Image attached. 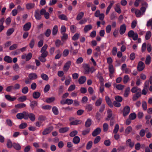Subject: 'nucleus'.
<instances>
[{
	"mask_svg": "<svg viewBox=\"0 0 152 152\" xmlns=\"http://www.w3.org/2000/svg\"><path fill=\"white\" fill-rule=\"evenodd\" d=\"M128 36L129 37L132 38L133 39L134 41L138 39V34L137 33H134L133 30H130L128 32Z\"/></svg>",
	"mask_w": 152,
	"mask_h": 152,
	"instance_id": "nucleus-1",
	"label": "nucleus"
},
{
	"mask_svg": "<svg viewBox=\"0 0 152 152\" xmlns=\"http://www.w3.org/2000/svg\"><path fill=\"white\" fill-rule=\"evenodd\" d=\"M149 81H146L144 83V85L143 89L142 91V94L143 95H145L146 94L148 90Z\"/></svg>",
	"mask_w": 152,
	"mask_h": 152,
	"instance_id": "nucleus-2",
	"label": "nucleus"
},
{
	"mask_svg": "<svg viewBox=\"0 0 152 152\" xmlns=\"http://www.w3.org/2000/svg\"><path fill=\"white\" fill-rule=\"evenodd\" d=\"M32 54L31 53L28 54H24L21 56V58L25 59L26 61H28L31 59L32 57Z\"/></svg>",
	"mask_w": 152,
	"mask_h": 152,
	"instance_id": "nucleus-3",
	"label": "nucleus"
},
{
	"mask_svg": "<svg viewBox=\"0 0 152 152\" xmlns=\"http://www.w3.org/2000/svg\"><path fill=\"white\" fill-rule=\"evenodd\" d=\"M130 110V108L129 106H126L124 108L123 113V116L125 117L129 113Z\"/></svg>",
	"mask_w": 152,
	"mask_h": 152,
	"instance_id": "nucleus-4",
	"label": "nucleus"
},
{
	"mask_svg": "<svg viewBox=\"0 0 152 152\" xmlns=\"http://www.w3.org/2000/svg\"><path fill=\"white\" fill-rule=\"evenodd\" d=\"M141 5L142 7L140 8V11L143 14L145 12L146 9L147 7L148 4L146 2L143 1L142 2Z\"/></svg>",
	"mask_w": 152,
	"mask_h": 152,
	"instance_id": "nucleus-5",
	"label": "nucleus"
},
{
	"mask_svg": "<svg viewBox=\"0 0 152 152\" xmlns=\"http://www.w3.org/2000/svg\"><path fill=\"white\" fill-rule=\"evenodd\" d=\"M145 68L144 63L142 61H140L139 63L137 66V70L140 71L142 70Z\"/></svg>",
	"mask_w": 152,
	"mask_h": 152,
	"instance_id": "nucleus-6",
	"label": "nucleus"
},
{
	"mask_svg": "<svg viewBox=\"0 0 152 152\" xmlns=\"http://www.w3.org/2000/svg\"><path fill=\"white\" fill-rule=\"evenodd\" d=\"M105 100L107 104L110 107H113V104L111 100L110 99L108 96L105 97Z\"/></svg>",
	"mask_w": 152,
	"mask_h": 152,
	"instance_id": "nucleus-7",
	"label": "nucleus"
},
{
	"mask_svg": "<svg viewBox=\"0 0 152 152\" xmlns=\"http://www.w3.org/2000/svg\"><path fill=\"white\" fill-rule=\"evenodd\" d=\"M71 64V61H68L66 63L64 66L63 70L64 71H67L69 69Z\"/></svg>",
	"mask_w": 152,
	"mask_h": 152,
	"instance_id": "nucleus-8",
	"label": "nucleus"
},
{
	"mask_svg": "<svg viewBox=\"0 0 152 152\" xmlns=\"http://www.w3.org/2000/svg\"><path fill=\"white\" fill-rule=\"evenodd\" d=\"M101 132V129L99 127H98L94 131L92 134V135L94 137L96 136L99 134Z\"/></svg>",
	"mask_w": 152,
	"mask_h": 152,
	"instance_id": "nucleus-9",
	"label": "nucleus"
},
{
	"mask_svg": "<svg viewBox=\"0 0 152 152\" xmlns=\"http://www.w3.org/2000/svg\"><path fill=\"white\" fill-rule=\"evenodd\" d=\"M86 78L85 76H83L80 77L78 80V82L80 84H84L86 81Z\"/></svg>",
	"mask_w": 152,
	"mask_h": 152,
	"instance_id": "nucleus-10",
	"label": "nucleus"
},
{
	"mask_svg": "<svg viewBox=\"0 0 152 152\" xmlns=\"http://www.w3.org/2000/svg\"><path fill=\"white\" fill-rule=\"evenodd\" d=\"M53 128L52 127H50L45 129L42 132V134L43 135H46L48 134L52 130Z\"/></svg>",
	"mask_w": 152,
	"mask_h": 152,
	"instance_id": "nucleus-11",
	"label": "nucleus"
},
{
	"mask_svg": "<svg viewBox=\"0 0 152 152\" xmlns=\"http://www.w3.org/2000/svg\"><path fill=\"white\" fill-rule=\"evenodd\" d=\"M126 144L127 146H129L130 148H133L134 144V142H132L130 139H128L126 142Z\"/></svg>",
	"mask_w": 152,
	"mask_h": 152,
	"instance_id": "nucleus-12",
	"label": "nucleus"
},
{
	"mask_svg": "<svg viewBox=\"0 0 152 152\" xmlns=\"http://www.w3.org/2000/svg\"><path fill=\"white\" fill-rule=\"evenodd\" d=\"M35 16L36 19H40L41 18V15L39 10L37 9L35 10Z\"/></svg>",
	"mask_w": 152,
	"mask_h": 152,
	"instance_id": "nucleus-13",
	"label": "nucleus"
},
{
	"mask_svg": "<svg viewBox=\"0 0 152 152\" xmlns=\"http://www.w3.org/2000/svg\"><path fill=\"white\" fill-rule=\"evenodd\" d=\"M126 30V26L124 24L122 25L120 27V33L121 34H123L125 32Z\"/></svg>",
	"mask_w": 152,
	"mask_h": 152,
	"instance_id": "nucleus-14",
	"label": "nucleus"
},
{
	"mask_svg": "<svg viewBox=\"0 0 152 152\" xmlns=\"http://www.w3.org/2000/svg\"><path fill=\"white\" fill-rule=\"evenodd\" d=\"M28 77L30 80H34L37 78V75L35 73H30L28 75Z\"/></svg>",
	"mask_w": 152,
	"mask_h": 152,
	"instance_id": "nucleus-15",
	"label": "nucleus"
},
{
	"mask_svg": "<svg viewBox=\"0 0 152 152\" xmlns=\"http://www.w3.org/2000/svg\"><path fill=\"white\" fill-rule=\"evenodd\" d=\"M113 85L115 88L119 90H122L124 88V86L121 84H114Z\"/></svg>",
	"mask_w": 152,
	"mask_h": 152,
	"instance_id": "nucleus-16",
	"label": "nucleus"
},
{
	"mask_svg": "<svg viewBox=\"0 0 152 152\" xmlns=\"http://www.w3.org/2000/svg\"><path fill=\"white\" fill-rule=\"evenodd\" d=\"M5 97L7 100L10 101H13L16 99V97L15 96L12 97L9 95H5Z\"/></svg>",
	"mask_w": 152,
	"mask_h": 152,
	"instance_id": "nucleus-17",
	"label": "nucleus"
},
{
	"mask_svg": "<svg viewBox=\"0 0 152 152\" xmlns=\"http://www.w3.org/2000/svg\"><path fill=\"white\" fill-rule=\"evenodd\" d=\"M31 27V23L28 22L23 27V29L25 31H27Z\"/></svg>",
	"mask_w": 152,
	"mask_h": 152,
	"instance_id": "nucleus-18",
	"label": "nucleus"
},
{
	"mask_svg": "<svg viewBox=\"0 0 152 152\" xmlns=\"http://www.w3.org/2000/svg\"><path fill=\"white\" fill-rule=\"evenodd\" d=\"M130 92V88L129 87H128L126 88L125 91L124 93V96L125 97H127L129 94Z\"/></svg>",
	"mask_w": 152,
	"mask_h": 152,
	"instance_id": "nucleus-19",
	"label": "nucleus"
},
{
	"mask_svg": "<svg viewBox=\"0 0 152 152\" xmlns=\"http://www.w3.org/2000/svg\"><path fill=\"white\" fill-rule=\"evenodd\" d=\"M91 119L90 118H88L85 122V126L87 127H90L91 124Z\"/></svg>",
	"mask_w": 152,
	"mask_h": 152,
	"instance_id": "nucleus-20",
	"label": "nucleus"
},
{
	"mask_svg": "<svg viewBox=\"0 0 152 152\" xmlns=\"http://www.w3.org/2000/svg\"><path fill=\"white\" fill-rule=\"evenodd\" d=\"M92 28V26L91 25H88L85 26L84 30L85 33H87L88 31L91 30Z\"/></svg>",
	"mask_w": 152,
	"mask_h": 152,
	"instance_id": "nucleus-21",
	"label": "nucleus"
},
{
	"mask_svg": "<svg viewBox=\"0 0 152 152\" xmlns=\"http://www.w3.org/2000/svg\"><path fill=\"white\" fill-rule=\"evenodd\" d=\"M71 80V78L70 76H68L67 77L65 81V85L66 86H68L69 85Z\"/></svg>",
	"mask_w": 152,
	"mask_h": 152,
	"instance_id": "nucleus-22",
	"label": "nucleus"
},
{
	"mask_svg": "<svg viewBox=\"0 0 152 152\" xmlns=\"http://www.w3.org/2000/svg\"><path fill=\"white\" fill-rule=\"evenodd\" d=\"M27 99V97L26 96L23 95L19 96L18 100L20 102H23L26 100Z\"/></svg>",
	"mask_w": 152,
	"mask_h": 152,
	"instance_id": "nucleus-23",
	"label": "nucleus"
},
{
	"mask_svg": "<svg viewBox=\"0 0 152 152\" xmlns=\"http://www.w3.org/2000/svg\"><path fill=\"white\" fill-rule=\"evenodd\" d=\"M151 36V33L150 31H147L145 36V39L146 40H148L149 39Z\"/></svg>",
	"mask_w": 152,
	"mask_h": 152,
	"instance_id": "nucleus-24",
	"label": "nucleus"
},
{
	"mask_svg": "<svg viewBox=\"0 0 152 152\" xmlns=\"http://www.w3.org/2000/svg\"><path fill=\"white\" fill-rule=\"evenodd\" d=\"M115 9L116 12L118 13H120L121 12V11L120 8V6L119 4H117L116 5L115 7Z\"/></svg>",
	"mask_w": 152,
	"mask_h": 152,
	"instance_id": "nucleus-25",
	"label": "nucleus"
},
{
	"mask_svg": "<svg viewBox=\"0 0 152 152\" xmlns=\"http://www.w3.org/2000/svg\"><path fill=\"white\" fill-rule=\"evenodd\" d=\"M4 60L8 63H10L12 62V58L9 56H5L4 58Z\"/></svg>",
	"mask_w": 152,
	"mask_h": 152,
	"instance_id": "nucleus-26",
	"label": "nucleus"
},
{
	"mask_svg": "<svg viewBox=\"0 0 152 152\" xmlns=\"http://www.w3.org/2000/svg\"><path fill=\"white\" fill-rule=\"evenodd\" d=\"M58 31V27L56 25L54 26L52 30V34L53 35H55L57 33Z\"/></svg>",
	"mask_w": 152,
	"mask_h": 152,
	"instance_id": "nucleus-27",
	"label": "nucleus"
},
{
	"mask_svg": "<svg viewBox=\"0 0 152 152\" xmlns=\"http://www.w3.org/2000/svg\"><path fill=\"white\" fill-rule=\"evenodd\" d=\"M38 105L37 102L36 101H33L31 102L30 106L32 110H33L34 107L37 106Z\"/></svg>",
	"mask_w": 152,
	"mask_h": 152,
	"instance_id": "nucleus-28",
	"label": "nucleus"
},
{
	"mask_svg": "<svg viewBox=\"0 0 152 152\" xmlns=\"http://www.w3.org/2000/svg\"><path fill=\"white\" fill-rule=\"evenodd\" d=\"M26 106V104L24 103H20L17 104L15 105V107L16 108L18 109H21Z\"/></svg>",
	"mask_w": 152,
	"mask_h": 152,
	"instance_id": "nucleus-29",
	"label": "nucleus"
},
{
	"mask_svg": "<svg viewBox=\"0 0 152 152\" xmlns=\"http://www.w3.org/2000/svg\"><path fill=\"white\" fill-rule=\"evenodd\" d=\"M35 4L34 3H28L26 4V8L28 10H30L34 7Z\"/></svg>",
	"mask_w": 152,
	"mask_h": 152,
	"instance_id": "nucleus-30",
	"label": "nucleus"
},
{
	"mask_svg": "<svg viewBox=\"0 0 152 152\" xmlns=\"http://www.w3.org/2000/svg\"><path fill=\"white\" fill-rule=\"evenodd\" d=\"M102 99L101 98L97 99L95 102L96 106L97 107L99 106L102 104Z\"/></svg>",
	"mask_w": 152,
	"mask_h": 152,
	"instance_id": "nucleus-31",
	"label": "nucleus"
},
{
	"mask_svg": "<svg viewBox=\"0 0 152 152\" xmlns=\"http://www.w3.org/2000/svg\"><path fill=\"white\" fill-rule=\"evenodd\" d=\"M80 137L77 136H76L74 137L73 139V142L76 144L78 143L80 141Z\"/></svg>",
	"mask_w": 152,
	"mask_h": 152,
	"instance_id": "nucleus-32",
	"label": "nucleus"
},
{
	"mask_svg": "<svg viewBox=\"0 0 152 152\" xmlns=\"http://www.w3.org/2000/svg\"><path fill=\"white\" fill-rule=\"evenodd\" d=\"M40 94L39 92L36 91L34 92L33 94V97L34 99H37L40 96Z\"/></svg>",
	"mask_w": 152,
	"mask_h": 152,
	"instance_id": "nucleus-33",
	"label": "nucleus"
},
{
	"mask_svg": "<svg viewBox=\"0 0 152 152\" xmlns=\"http://www.w3.org/2000/svg\"><path fill=\"white\" fill-rule=\"evenodd\" d=\"M132 128L131 126H129L126 128L125 131V134H129L132 131Z\"/></svg>",
	"mask_w": 152,
	"mask_h": 152,
	"instance_id": "nucleus-34",
	"label": "nucleus"
},
{
	"mask_svg": "<svg viewBox=\"0 0 152 152\" xmlns=\"http://www.w3.org/2000/svg\"><path fill=\"white\" fill-rule=\"evenodd\" d=\"M69 129L68 127L61 128L59 129V132L61 133H64L67 132Z\"/></svg>",
	"mask_w": 152,
	"mask_h": 152,
	"instance_id": "nucleus-35",
	"label": "nucleus"
},
{
	"mask_svg": "<svg viewBox=\"0 0 152 152\" xmlns=\"http://www.w3.org/2000/svg\"><path fill=\"white\" fill-rule=\"evenodd\" d=\"M53 112L55 115L58 114L59 112L58 108L56 106H54L52 108Z\"/></svg>",
	"mask_w": 152,
	"mask_h": 152,
	"instance_id": "nucleus-36",
	"label": "nucleus"
},
{
	"mask_svg": "<svg viewBox=\"0 0 152 152\" xmlns=\"http://www.w3.org/2000/svg\"><path fill=\"white\" fill-rule=\"evenodd\" d=\"M55 98L54 97H52L46 99V102L48 103H50L53 102L55 100Z\"/></svg>",
	"mask_w": 152,
	"mask_h": 152,
	"instance_id": "nucleus-37",
	"label": "nucleus"
},
{
	"mask_svg": "<svg viewBox=\"0 0 152 152\" xmlns=\"http://www.w3.org/2000/svg\"><path fill=\"white\" fill-rule=\"evenodd\" d=\"M151 58L149 55L147 56L146 58L145 63L147 65L149 64L151 62Z\"/></svg>",
	"mask_w": 152,
	"mask_h": 152,
	"instance_id": "nucleus-38",
	"label": "nucleus"
},
{
	"mask_svg": "<svg viewBox=\"0 0 152 152\" xmlns=\"http://www.w3.org/2000/svg\"><path fill=\"white\" fill-rule=\"evenodd\" d=\"M28 91V89L27 87H23L22 89V92L24 94H26Z\"/></svg>",
	"mask_w": 152,
	"mask_h": 152,
	"instance_id": "nucleus-39",
	"label": "nucleus"
},
{
	"mask_svg": "<svg viewBox=\"0 0 152 152\" xmlns=\"http://www.w3.org/2000/svg\"><path fill=\"white\" fill-rule=\"evenodd\" d=\"M136 117V115L134 113H131L129 116V118L131 120L135 119Z\"/></svg>",
	"mask_w": 152,
	"mask_h": 152,
	"instance_id": "nucleus-40",
	"label": "nucleus"
},
{
	"mask_svg": "<svg viewBox=\"0 0 152 152\" xmlns=\"http://www.w3.org/2000/svg\"><path fill=\"white\" fill-rule=\"evenodd\" d=\"M141 94L140 93H137L136 94L134 95L133 97V101H136L138 98L140 96Z\"/></svg>",
	"mask_w": 152,
	"mask_h": 152,
	"instance_id": "nucleus-41",
	"label": "nucleus"
},
{
	"mask_svg": "<svg viewBox=\"0 0 152 152\" xmlns=\"http://www.w3.org/2000/svg\"><path fill=\"white\" fill-rule=\"evenodd\" d=\"M108 68L110 73L112 74H113L114 72V69L113 65H109Z\"/></svg>",
	"mask_w": 152,
	"mask_h": 152,
	"instance_id": "nucleus-42",
	"label": "nucleus"
},
{
	"mask_svg": "<svg viewBox=\"0 0 152 152\" xmlns=\"http://www.w3.org/2000/svg\"><path fill=\"white\" fill-rule=\"evenodd\" d=\"M115 101L119 102H121L123 100L122 98L119 96H116L115 97Z\"/></svg>",
	"mask_w": 152,
	"mask_h": 152,
	"instance_id": "nucleus-43",
	"label": "nucleus"
},
{
	"mask_svg": "<svg viewBox=\"0 0 152 152\" xmlns=\"http://www.w3.org/2000/svg\"><path fill=\"white\" fill-rule=\"evenodd\" d=\"M41 77L42 79L45 80H48V76L45 74L42 73L41 75Z\"/></svg>",
	"mask_w": 152,
	"mask_h": 152,
	"instance_id": "nucleus-44",
	"label": "nucleus"
},
{
	"mask_svg": "<svg viewBox=\"0 0 152 152\" xmlns=\"http://www.w3.org/2000/svg\"><path fill=\"white\" fill-rule=\"evenodd\" d=\"M13 147L15 149L17 150H19L21 148V146L19 144L13 143Z\"/></svg>",
	"mask_w": 152,
	"mask_h": 152,
	"instance_id": "nucleus-45",
	"label": "nucleus"
},
{
	"mask_svg": "<svg viewBox=\"0 0 152 152\" xmlns=\"http://www.w3.org/2000/svg\"><path fill=\"white\" fill-rule=\"evenodd\" d=\"M30 120L32 121H34L35 119V115L32 113H29V118Z\"/></svg>",
	"mask_w": 152,
	"mask_h": 152,
	"instance_id": "nucleus-46",
	"label": "nucleus"
},
{
	"mask_svg": "<svg viewBox=\"0 0 152 152\" xmlns=\"http://www.w3.org/2000/svg\"><path fill=\"white\" fill-rule=\"evenodd\" d=\"M7 145L8 148H11L12 146H13V144H12V142L10 140H7Z\"/></svg>",
	"mask_w": 152,
	"mask_h": 152,
	"instance_id": "nucleus-47",
	"label": "nucleus"
},
{
	"mask_svg": "<svg viewBox=\"0 0 152 152\" xmlns=\"http://www.w3.org/2000/svg\"><path fill=\"white\" fill-rule=\"evenodd\" d=\"M140 89L138 88L137 87H133L131 89V91L133 93H135L138 91L140 92Z\"/></svg>",
	"mask_w": 152,
	"mask_h": 152,
	"instance_id": "nucleus-48",
	"label": "nucleus"
},
{
	"mask_svg": "<svg viewBox=\"0 0 152 152\" xmlns=\"http://www.w3.org/2000/svg\"><path fill=\"white\" fill-rule=\"evenodd\" d=\"M81 123V121L79 120H76L72 121L70 123L71 125H77Z\"/></svg>",
	"mask_w": 152,
	"mask_h": 152,
	"instance_id": "nucleus-49",
	"label": "nucleus"
},
{
	"mask_svg": "<svg viewBox=\"0 0 152 152\" xmlns=\"http://www.w3.org/2000/svg\"><path fill=\"white\" fill-rule=\"evenodd\" d=\"M92 142L91 141H89L87 144L86 148L88 150L90 149L92 145Z\"/></svg>",
	"mask_w": 152,
	"mask_h": 152,
	"instance_id": "nucleus-50",
	"label": "nucleus"
},
{
	"mask_svg": "<svg viewBox=\"0 0 152 152\" xmlns=\"http://www.w3.org/2000/svg\"><path fill=\"white\" fill-rule=\"evenodd\" d=\"M63 36L61 37V39L62 41H64L66 40L68 38V35L66 34L63 33L62 34Z\"/></svg>",
	"mask_w": 152,
	"mask_h": 152,
	"instance_id": "nucleus-51",
	"label": "nucleus"
},
{
	"mask_svg": "<svg viewBox=\"0 0 152 152\" xmlns=\"http://www.w3.org/2000/svg\"><path fill=\"white\" fill-rule=\"evenodd\" d=\"M23 115V112L22 113H18L16 115V117L18 119H21L24 117Z\"/></svg>",
	"mask_w": 152,
	"mask_h": 152,
	"instance_id": "nucleus-52",
	"label": "nucleus"
},
{
	"mask_svg": "<svg viewBox=\"0 0 152 152\" xmlns=\"http://www.w3.org/2000/svg\"><path fill=\"white\" fill-rule=\"evenodd\" d=\"M14 31V29L13 28H11L9 29L7 32V34L8 36L11 35Z\"/></svg>",
	"mask_w": 152,
	"mask_h": 152,
	"instance_id": "nucleus-53",
	"label": "nucleus"
},
{
	"mask_svg": "<svg viewBox=\"0 0 152 152\" xmlns=\"http://www.w3.org/2000/svg\"><path fill=\"white\" fill-rule=\"evenodd\" d=\"M108 128V124L106 123H104L103 124V129L104 131V132H107Z\"/></svg>",
	"mask_w": 152,
	"mask_h": 152,
	"instance_id": "nucleus-54",
	"label": "nucleus"
},
{
	"mask_svg": "<svg viewBox=\"0 0 152 152\" xmlns=\"http://www.w3.org/2000/svg\"><path fill=\"white\" fill-rule=\"evenodd\" d=\"M80 37V34L78 33L75 34L72 37V39L73 40L77 39Z\"/></svg>",
	"mask_w": 152,
	"mask_h": 152,
	"instance_id": "nucleus-55",
	"label": "nucleus"
},
{
	"mask_svg": "<svg viewBox=\"0 0 152 152\" xmlns=\"http://www.w3.org/2000/svg\"><path fill=\"white\" fill-rule=\"evenodd\" d=\"M84 15V13L83 12H80L77 15L76 19H81Z\"/></svg>",
	"mask_w": 152,
	"mask_h": 152,
	"instance_id": "nucleus-56",
	"label": "nucleus"
},
{
	"mask_svg": "<svg viewBox=\"0 0 152 152\" xmlns=\"http://www.w3.org/2000/svg\"><path fill=\"white\" fill-rule=\"evenodd\" d=\"M120 102L115 101L113 102V104L115 107H119L121 106V104Z\"/></svg>",
	"mask_w": 152,
	"mask_h": 152,
	"instance_id": "nucleus-57",
	"label": "nucleus"
},
{
	"mask_svg": "<svg viewBox=\"0 0 152 152\" xmlns=\"http://www.w3.org/2000/svg\"><path fill=\"white\" fill-rule=\"evenodd\" d=\"M23 115L24 117H23V118L25 119H27L29 118V114H28L26 112L24 111L23 112Z\"/></svg>",
	"mask_w": 152,
	"mask_h": 152,
	"instance_id": "nucleus-58",
	"label": "nucleus"
},
{
	"mask_svg": "<svg viewBox=\"0 0 152 152\" xmlns=\"http://www.w3.org/2000/svg\"><path fill=\"white\" fill-rule=\"evenodd\" d=\"M117 52V48L116 47H114L112 49V53L113 56H115Z\"/></svg>",
	"mask_w": 152,
	"mask_h": 152,
	"instance_id": "nucleus-59",
	"label": "nucleus"
},
{
	"mask_svg": "<svg viewBox=\"0 0 152 152\" xmlns=\"http://www.w3.org/2000/svg\"><path fill=\"white\" fill-rule=\"evenodd\" d=\"M93 108L92 105L89 104L87 105L86 106V109L88 111H91Z\"/></svg>",
	"mask_w": 152,
	"mask_h": 152,
	"instance_id": "nucleus-60",
	"label": "nucleus"
},
{
	"mask_svg": "<svg viewBox=\"0 0 152 152\" xmlns=\"http://www.w3.org/2000/svg\"><path fill=\"white\" fill-rule=\"evenodd\" d=\"M14 87L12 86H8L6 89V91L7 92H11L13 90H14Z\"/></svg>",
	"mask_w": 152,
	"mask_h": 152,
	"instance_id": "nucleus-61",
	"label": "nucleus"
},
{
	"mask_svg": "<svg viewBox=\"0 0 152 152\" xmlns=\"http://www.w3.org/2000/svg\"><path fill=\"white\" fill-rule=\"evenodd\" d=\"M137 24V21L136 20H134L132 23L131 27L132 28H134Z\"/></svg>",
	"mask_w": 152,
	"mask_h": 152,
	"instance_id": "nucleus-62",
	"label": "nucleus"
},
{
	"mask_svg": "<svg viewBox=\"0 0 152 152\" xmlns=\"http://www.w3.org/2000/svg\"><path fill=\"white\" fill-rule=\"evenodd\" d=\"M73 102V101L72 99H67L66 100V104L68 105L71 104H72Z\"/></svg>",
	"mask_w": 152,
	"mask_h": 152,
	"instance_id": "nucleus-63",
	"label": "nucleus"
},
{
	"mask_svg": "<svg viewBox=\"0 0 152 152\" xmlns=\"http://www.w3.org/2000/svg\"><path fill=\"white\" fill-rule=\"evenodd\" d=\"M135 13L137 17H140L142 15L141 12L139 10H136Z\"/></svg>",
	"mask_w": 152,
	"mask_h": 152,
	"instance_id": "nucleus-64",
	"label": "nucleus"
}]
</instances>
